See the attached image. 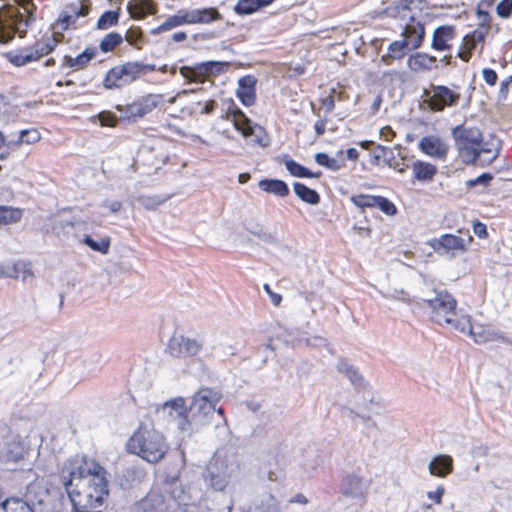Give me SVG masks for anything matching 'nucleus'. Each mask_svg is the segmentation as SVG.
<instances>
[{
  "label": "nucleus",
  "mask_w": 512,
  "mask_h": 512,
  "mask_svg": "<svg viewBox=\"0 0 512 512\" xmlns=\"http://www.w3.org/2000/svg\"><path fill=\"white\" fill-rule=\"evenodd\" d=\"M126 446L128 452L149 463L159 462L169 449L164 436L160 432L145 427H140L134 432Z\"/></svg>",
  "instance_id": "obj_3"
},
{
  "label": "nucleus",
  "mask_w": 512,
  "mask_h": 512,
  "mask_svg": "<svg viewBox=\"0 0 512 512\" xmlns=\"http://www.w3.org/2000/svg\"><path fill=\"white\" fill-rule=\"evenodd\" d=\"M456 36L457 33L454 26H439L433 32L431 48L438 52L450 51L452 49V42Z\"/></svg>",
  "instance_id": "obj_19"
},
{
  "label": "nucleus",
  "mask_w": 512,
  "mask_h": 512,
  "mask_svg": "<svg viewBox=\"0 0 512 512\" xmlns=\"http://www.w3.org/2000/svg\"><path fill=\"white\" fill-rule=\"evenodd\" d=\"M294 192L302 201L308 204L316 205L320 202L319 194L302 183H294Z\"/></svg>",
  "instance_id": "obj_34"
},
{
  "label": "nucleus",
  "mask_w": 512,
  "mask_h": 512,
  "mask_svg": "<svg viewBox=\"0 0 512 512\" xmlns=\"http://www.w3.org/2000/svg\"><path fill=\"white\" fill-rule=\"evenodd\" d=\"M72 15H62L60 21L65 24L63 28H67L70 23H74L75 20L80 16H86L89 13V5L80 3L79 6L72 8Z\"/></svg>",
  "instance_id": "obj_38"
},
{
  "label": "nucleus",
  "mask_w": 512,
  "mask_h": 512,
  "mask_svg": "<svg viewBox=\"0 0 512 512\" xmlns=\"http://www.w3.org/2000/svg\"><path fill=\"white\" fill-rule=\"evenodd\" d=\"M123 42V37L121 34L116 32H111L107 34L102 41L100 42V49L103 52H110L114 50L117 46H119Z\"/></svg>",
  "instance_id": "obj_39"
},
{
  "label": "nucleus",
  "mask_w": 512,
  "mask_h": 512,
  "mask_svg": "<svg viewBox=\"0 0 512 512\" xmlns=\"http://www.w3.org/2000/svg\"><path fill=\"white\" fill-rule=\"evenodd\" d=\"M258 186L264 192L273 194L278 197H286L289 195L288 185L278 179H263L259 181Z\"/></svg>",
  "instance_id": "obj_28"
},
{
  "label": "nucleus",
  "mask_w": 512,
  "mask_h": 512,
  "mask_svg": "<svg viewBox=\"0 0 512 512\" xmlns=\"http://www.w3.org/2000/svg\"><path fill=\"white\" fill-rule=\"evenodd\" d=\"M338 371L344 374L355 387L361 388L365 386V380L363 376L354 366L350 365L349 363L344 361L340 362L338 365Z\"/></svg>",
  "instance_id": "obj_33"
},
{
  "label": "nucleus",
  "mask_w": 512,
  "mask_h": 512,
  "mask_svg": "<svg viewBox=\"0 0 512 512\" xmlns=\"http://www.w3.org/2000/svg\"><path fill=\"white\" fill-rule=\"evenodd\" d=\"M96 53L97 50L95 47H88L77 57L66 55L63 58L62 67L74 68L76 70L83 69L96 56Z\"/></svg>",
  "instance_id": "obj_27"
},
{
  "label": "nucleus",
  "mask_w": 512,
  "mask_h": 512,
  "mask_svg": "<svg viewBox=\"0 0 512 512\" xmlns=\"http://www.w3.org/2000/svg\"><path fill=\"white\" fill-rule=\"evenodd\" d=\"M462 325L466 326V331L469 336L478 344H484L487 342H505L506 338L504 334L494 329L491 326H485L481 324H471L469 316H462Z\"/></svg>",
  "instance_id": "obj_15"
},
{
  "label": "nucleus",
  "mask_w": 512,
  "mask_h": 512,
  "mask_svg": "<svg viewBox=\"0 0 512 512\" xmlns=\"http://www.w3.org/2000/svg\"><path fill=\"white\" fill-rule=\"evenodd\" d=\"M424 24L417 22L407 24L402 32L404 41L408 44L409 50H416L421 47L425 38Z\"/></svg>",
  "instance_id": "obj_23"
},
{
  "label": "nucleus",
  "mask_w": 512,
  "mask_h": 512,
  "mask_svg": "<svg viewBox=\"0 0 512 512\" xmlns=\"http://www.w3.org/2000/svg\"><path fill=\"white\" fill-rule=\"evenodd\" d=\"M238 468L233 456L217 452L207 467L206 479L215 490L222 491Z\"/></svg>",
  "instance_id": "obj_6"
},
{
  "label": "nucleus",
  "mask_w": 512,
  "mask_h": 512,
  "mask_svg": "<svg viewBox=\"0 0 512 512\" xmlns=\"http://www.w3.org/2000/svg\"><path fill=\"white\" fill-rule=\"evenodd\" d=\"M407 50H409V46L404 39L393 41L388 47V53L381 57V62L390 65L391 59H402Z\"/></svg>",
  "instance_id": "obj_31"
},
{
  "label": "nucleus",
  "mask_w": 512,
  "mask_h": 512,
  "mask_svg": "<svg viewBox=\"0 0 512 512\" xmlns=\"http://www.w3.org/2000/svg\"><path fill=\"white\" fill-rule=\"evenodd\" d=\"M22 268L26 271V264L16 263L13 266V272L6 271L4 267L0 266V278L1 277H18V271ZM26 272L29 273V275H32V273L27 270Z\"/></svg>",
  "instance_id": "obj_54"
},
{
  "label": "nucleus",
  "mask_w": 512,
  "mask_h": 512,
  "mask_svg": "<svg viewBox=\"0 0 512 512\" xmlns=\"http://www.w3.org/2000/svg\"><path fill=\"white\" fill-rule=\"evenodd\" d=\"M498 146L497 145H489L487 143L480 142V149H479V158L482 154H489L488 161H493L498 156Z\"/></svg>",
  "instance_id": "obj_50"
},
{
  "label": "nucleus",
  "mask_w": 512,
  "mask_h": 512,
  "mask_svg": "<svg viewBox=\"0 0 512 512\" xmlns=\"http://www.w3.org/2000/svg\"><path fill=\"white\" fill-rule=\"evenodd\" d=\"M322 107L325 109L327 113H330L335 108V100L332 95H329L325 98L321 99Z\"/></svg>",
  "instance_id": "obj_62"
},
{
  "label": "nucleus",
  "mask_w": 512,
  "mask_h": 512,
  "mask_svg": "<svg viewBox=\"0 0 512 512\" xmlns=\"http://www.w3.org/2000/svg\"><path fill=\"white\" fill-rule=\"evenodd\" d=\"M326 124H327V120L323 119V118H320L316 121V123L314 124V129H315L317 136H322L325 133Z\"/></svg>",
  "instance_id": "obj_63"
},
{
  "label": "nucleus",
  "mask_w": 512,
  "mask_h": 512,
  "mask_svg": "<svg viewBox=\"0 0 512 512\" xmlns=\"http://www.w3.org/2000/svg\"><path fill=\"white\" fill-rule=\"evenodd\" d=\"M445 493V488L444 486L442 485H439L435 491H428L427 492V497L434 501L436 504H441L442 503V497Z\"/></svg>",
  "instance_id": "obj_57"
},
{
  "label": "nucleus",
  "mask_w": 512,
  "mask_h": 512,
  "mask_svg": "<svg viewBox=\"0 0 512 512\" xmlns=\"http://www.w3.org/2000/svg\"><path fill=\"white\" fill-rule=\"evenodd\" d=\"M285 166L291 175L295 177H301L303 175V171H305V167L297 163L292 159L285 160Z\"/></svg>",
  "instance_id": "obj_52"
},
{
  "label": "nucleus",
  "mask_w": 512,
  "mask_h": 512,
  "mask_svg": "<svg viewBox=\"0 0 512 512\" xmlns=\"http://www.w3.org/2000/svg\"><path fill=\"white\" fill-rule=\"evenodd\" d=\"M119 21V13L117 11H106L98 19L97 28L100 30H106L112 26H115Z\"/></svg>",
  "instance_id": "obj_42"
},
{
  "label": "nucleus",
  "mask_w": 512,
  "mask_h": 512,
  "mask_svg": "<svg viewBox=\"0 0 512 512\" xmlns=\"http://www.w3.org/2000/svg\"><path fill=\"white\" fill-rule=\"evenodd\" d=\"M472 241V236H468L465 239L453 234H443L438 238L432 239L429 242V245L435 252L439 254L445 252L454 256L456 252H466Z\"/></svg>",
  "instance_id": "obj_14"
},
{
  "label": "nucleus",
  "mask_w": 512,
  "mask_h": 512,
  "mask_svg": "<svg viewBox=\"0 0 512 512\" xmlns=\"http://www.w3.org/2000/svg\"><path fill=\"white\" fill-rule=\"evenodd\" d=\"M16 5L0 9V43H8L18 34L25 37L28 27L35 21L36 7L32 0H15Z\"/></svg>",
  "instance_id": "obj_2"
},
{
  "label": "nucleus",
  "mask_w": 512,
  "mask_h": 512,
  "mask_svg": "<svg viewBox=\"0 0 512 512\" xmlns=\"http://www.w3.org/2000/svg\"><path fill=\"white\" fill-rule=\"evenodd\" d=\"M163 413L177 421L178 428L182 431L187 430V409L183 398H176L164 404Z\"/></svg>",
  "instance_id": "obj_21"
},
{
  "label": "nucleus",
  "mask_w": 512,
  "mask_h": 512,
  "mask_svg": "<svg viewBox=\"0 0 512 512\" xmlns=\"http://www.w3.org/2000/svg\"><path fill=\"white\" fill-rule=\"evenodd\" d=\"M315 161L321 165V166H325L333 171H337L339 169H341L342 165L339 163L338 160L334 159V158H330L327 154L325 153H317L315 155Z\"/></svg>",
  "instance_id": "obj_46"
},
{
  "label": "nucleus",
  "mask_w": 512,
  "mask_h": 512,
  "mask_svg": "<svg viewBox=\"0 0 512 512\" xmlns=\"http://www.w3.org/2000/svg\"><path fill=\"white\" fill-rule=\"evenodd\" d=\"M26 453L24 444L17 437L11 436L0 448V459L4 462H18Z\"/></svg>",
  "instance_id": "obj_20"
},
{
  "label": "nucleus",
  "mask_w": 512,
  "mask_h": 512,
  "mask_svg": "<svg viewBox=\"0 0 512 512\" xmlns=\"http://www.w3.org/2000/svg\"><path fill=\"white\" fill-rule=\"evenodd\" d=\"M0 512H34L28 503L20 499L2 501Z\"/></svg>",
  "instance_id": "obj_37"
},
{
  "label": "nucleus",
  "mask_w": 512,
  "mask_h": 512,
  "mask_svg": "<svg viewBox=\"0 0 512 512\" xmlns=\"http://www.w3.org/2000/svg\"><path fill=\"white\" fill-rule=\"evenodd\" d=\"M41 136L38 130L36 129H27L22 130L19 133V137L17 140V144H34L40 140Z\"/></svg>",
  "instance_id": "obj_45"
},
{
  "label": "nucleus",
  "mask_w": 512,
  "mask_h": 512,
  "mask_svg": "<svg viewBox=\"0 0 512 512\" xmlns=\"http://www.w3.org/2000/svg\"><path fill=\"white\" fill-rule=\"evenodd\" d=\"M419 150L427 156L443 160L448 154L447 143L437 135L423 137L418 143Z\"/></svg>",
  "instance_id": "obj_18"
},
{
  "label": "nucleus",
  "mask_w": 512,
  "mask_h": 512,
  "mask_svg": "<svg viewBox=\"0 0 512 512\" xmlns=\"http://www.w3.org/2000/svg\"><path fill=\"white\" fill-rule=\"evenodd\" d=\"M370 487V479H367L357 473H348L342 478L339 491L344 497L365 502Z\"/></svg>",
  "instance_id": "obj_12"
},
{
  "label": "nucleus",
  "mask_w": 512,
  "mask_h": 512,
  "mask_svg": "<svg viewBox=\"0 0 512 512\" xmlns=\"http://www.w3.org/2000/svg\"><path fill=\"white\" fill-rule=\"evenodd\" d=\"M61 479L73 512H101L108 495L106 470L93 460L75 456L62 469Z\"/></svg>",
  "instance_id": "obj_1"
},
{
  "label": "nucleus",
  "mask_w": 512,
  "mask_h": 512,
  "mask_svg": "<svg viewBox=\"0 0 512 512\" xmlns=\"http://www.w3.org/2000/svg\"><path fill=\"white\" fill-rule=\"evenodd\" d=\"M454 469L453 458L450 455H436L428 464L429 473L432 476L444 478Z\"/></svg>",
  "instance_id": "obj_25"
},
{
  "label": "nucleus",
  "mask_w": 512,
  "mask_h": 512,
  "mask_svg": "<svg viewBox=\"0 0 512 512\" xmlns=\"http://www.w3.org/2000/svg\"><path fill=\"white\" fill-rule=\"evenodd\" d=\"M375 207L379 208L383 213L387 215H395L397 213L396 206L387 198L377 196L375 201Z\"/></svg>",
  "instance_id": "obj_48"
},
{
  "label": "nucleus",
  "mask_w": 512,
  "mask_h": 512,
  "mask_svg": "<svg viewBox=\"0 0 512 512\" xmlns=\"http://www.w3.org/2000/svg\"><path fill=\"white\" fill-rule=\"evenodd\" d=\"M159 102V95L148 94L140 97L131 104L118 105L117 110L128 121L137 122L147 114L151 113L159 105Z\"/></svg>",
  "instance_id": "obj_11"
},
{
  "label": "nucleus",
  "mask_w": 512,
  "mask_h": 512,
  "mask_svg": "<svg viewBox=\"0 0 512 512\" xmlns=\"http://www.w3.org/2000/svg\"><path fill=\"white\" fill-rule=\"evenodd\" d=\"M488 32H489V29L479 27L478 29L474 30L469 35L472 38V41H474V43L478 44V43H481L484 41Z\"/></svg>",
  "instance_id": "obj_58"
},
{
  "label": "nucleus",
  "mask_w": 512,
  "mask_h": 512,
  "mask_svg": "<svg viewBox=\"0 0 512 512\" xmlns=\"http://www.w3.org/2000/svg\"><path fill=\"white\" fill-rule=\"evenodd\" d=\"M493 2V0H482L479 2L476 9L479 27L490 30L491 17L488 9L493 5Z\"/></svg>",
  "instance_id": "obj_36"
},
{
  "label": "nucleus",
  "mask_w": 512,
  "mask_h": 512,
  "mask_svg": "<svg viewBox=\"0 0 512 512\" xmlns=\"http://www.w3.org/2000/svg\"><path fill=\"white\" fill-rule=\"evenodd\" d=\"M407 67L413 72H428L437 69L436 57L428 53H415L407 60Z\"/></svg>",
  "instance_id": "obj_24"
},
{
  "label": "nucleus",
  "mask_w": 512,
  "mask_h": 512,
  "mask_svg": "<svg viewBox=\"0 0 512 512\" xmlns=\"http://www.w3.org/2000/svg\"><path fill=\"white\" fill-rule=\"evenodd\" d=\"M211 64L212 63L201 64L198 67L183 66L179 69V72L190 82L203 83L205 81V75L210 71L209 65Z\"/></svg>",
  "instance_id": "obj_29"
},
{
  "label": "nucleus",
  "mask_w": 512,
  "mask_h": 512,
  "mask_svg": "<svg viewBox=\"0 0 512 512\" xmlns=\"http://www.w3.org/2000/svg\"><path fill=\"white\" fill-rule=\"evenodd\" d=\"M22 210L11 206H0V225L17 223L22 218Z\"/></svg>",
  "instance_id": "obj_35"
},
{
  "label": "nucleus",
  "mask_w": 512,
  "mask_h": 512,
  "mask_svg": "<svg viewBox=\"0 0 512 512\" xmlns=\"http://www.w3.org/2000/svg\"><path fill=\"white\" fill-rule=\"evenodd\" d=\"M145 67V65L139 62H127L113 67L106 74L104 87L115 89L128 85L140 77Z\"/></svg>",
  "instance_id": "obj_10"
},
{
  "label": "nucleus",
  "mask_w": 512,
  "mask_h": 512,
  "mask_svg": "<svg viewBox=\"0 0 512 512\" xmlns=\"http://www.w3.org/2000/svg\"><path fill=\"white\" fill-rule=\"evenodd\" d=\"M257 80L252 75H246L238 80L236 95L243 105L249 107L256 101Z\"/></svg>",
  "instance_id": "obj_22"
},
{
  "label": "nucleus",
  "mask_w": 512,
  "mask_h": 512,
  "mask_svg": "<svg viewBox=\"0 0 512 512\" xmlns=\"http://www.w3.org/2000/svg\"><path fill=\"white\" fill-rule=\"evenodd\" d=\"M482 76L484 81L490 85L495 86L498 80L497 73L491 68H484L482 70Z\"/></svg>",
  "instance_id": "obj_55"
},
{
  "label": "nucleus",
  "mask_w": 512,
  "mask_h": 512,
  "mask_svg": "<svg viewBox=\"0 0 512 512\" xmlns=\"http://www.w3.org/2000/svg\"><path fill=\"white\" fill-rule=\"evenodd\" d=\"M202 341L184 335H174L168 344L172 356L186 358L197 355L202 349Z\"/></svg>",
  "instance_id": "obj_16"
},
{
  "label": "nucleus",
  "mask_w": 512,
  "mask_h": 512,
  "mask_svg": "<svg viewBox=\"0 0 512 512\" xmlns=\"http://www.w3.org/2000/svg\"><path fill=\"white\" fill-rule=\"evenodd\" d=\"M512 83V81H509V76L504 79L499 88L498 97L500 100H506L508 93H509V85Z\"/></svg>",
  "instance_id": "obj_60"
},
{
  "label": "nucleus",
  "mask_w": 512,
  "mask_h": 512,
  "mask_svg": "<svg viewBox=\"0 0 512 512\" xmlns=\"http://www.w3.org/2000/svg\"><path fill=\"white\" fill-rule=\"evenodd\" d=\"M414 177L419 181H431L437 173V168L431 163L417 160L412 165Z\"/></svg>",
  "instance_id": "obj_30"
},
{
  "label": "nucleus",
  "mask_w": 512,
  "mask_h": 512,
  "mask_svg": "<svg viewBox=\"0 0 512 512\" xmlns=\"http://www.w3.org/2000/svg\"><path fill=\"white\" fill-rule=\"evenodd\" d=\"M473 232L481 239H485L488 236L486 225L478 221L473 224Z\"/></svg>",
  "instance_id": "obj_59"
},
{
  "label": "nucleus",
  "mask_w": 512,
  "mask_h": 512,
  "mask_svg": "<svg viewBox=\"0 0 512 512\" xmlns=\"http://www.w3.org/2000/svg\"><path fill=\"white\" fill-rule=\"evenodd\" d=\"M221 395L210 388L200 389L193 397L189 413L192 420L200 425L209 424L216 413V404Z\"/></svg>",
  "instance_id": "obj_7"
},
{
  "label": "nucleus",
  "mask_w": 512,
  "mask_h": 512,
  "mask_svg": "<svg viewBox=\"0 0 512 512\" xmlns=\"http://www.w3.org/2000/svg\"><path fill=\"white\" fill-rule=\"evenodd\" d=\"M274 0H239L234 8L239 15H249L271 4Z\"/></svg>",
  "instance_id": "obj_32"
},
{
  "label": "nucleus",
  "mask_w": 512,
  "mask_h": 512,
  "mask_svg": "<svg viewBox=\"0 0 512 512\" xmlns=\"http://www.w3.org/2000/svg\"><path fill=\"white\" fill-rule=\"evenodd\" d=\"M56 46L57 40L54 37H46L35 42L31 47H24L8 53L7 57L13 65L21 67L38 61L43 56L51 53Z\"/></svg>",
  "instance_id": "obj_9"
},
{
  "label": "nucleus",
  "mask_w": 512,
  "mask_h": 512,
  "mask_svg": "<svg viewBox=\"0 0 512 512\" xmlns=\"http://www.w3.org/2000/svg\"><path fill=\"white\" fill-rule=\"evenodd\" d=\"M380 136L385 141H391L395 136V132L390 126H385L380 130Z\"/></svg>",
  "instance_id": "obj_64"
},
{
  "label": "nucleus",
  "mask_w": 512,
  "mask_h": 512,
  "mask_svg": "<svg viewBox=\"0 0 512 512\" xmlns=\"http://www.w3.org/2000/svg\"><path fill=\"white\" fill-rule=\"evenodd\" d=\"M127 10L134 19H144L147 14L157 13V6L152 0H131L127 4Z\"/></svg>",
  "instance_id": "obj_26"
},
{
  "label": "nucleus",
  "mask_w": 512,
  "mask_h": 512,
  "mask_svg": "<svg viewBox=\"0 0 512 512\" xmlns=\"http://www.w3.org/2000/svg\"><path fill=\"white\" fill-rule=\"evenodd\" d=\"M423 302L430 309L431 319L439 325H451L460 332L466 331L462 325V317L455 319L457 315V300L444 289H434L430 297Z\"/></svg>",
  "instance_id": "obj_4"
},
{
  "label": "nucleus",
  "mask_w": 512,
  "mask_h": 512,
  "mask_svg": "<svg viewBox=\"0 0 512 512\" xmlns=\"http://www.w3.org/2000/svg\"><path fill=\"white\" fill-rule=\"evenodd\" d=\"M263 288L266 291V293L269 295L271 302L275 306H279L282 301V296L278 293L273 292L268 284H264Z\"/></svg>",
  "instance_id": "obj_61"
},
{
  "label": "nucleus",
  "mask_w": 512,
  "mask_h": 512,
  "mask_svg": "<svg viewBox=\"0 0 512 512\" xmlns=\"http://www.w3.org/2000/svg\"><path fill=\"white\" fill-rule=\"evenodd\" d=\"M383 297L387 299H396L400 300L405 303H410L411 299L409 297V294L405 292L404 290H394L392 293H381Z\"/></svg>",
  "instance_id": "obj_53"
},
{
  "label": "nucleus",
  "mask_w": 512,
  "mask_h": 512,
  "mask_svg": "<svg viewBox=\"0 0 512 512\" xmlns=\"http://www.w3.org/2000/svg\"><path fill=\"white\" fill-rule=\"evenodd\" d=\"M377 196L373 195H353L350 197L351 202L359 208H374Z\"/></svg>",
  "instance_id": "obj_43"
},
{
  "label": "nucleus",
  "mask_w": 512,
  "mask_h": 512,
  "mask_svg": "<svg viewBox=\"0 0 512 512\" xmlns=\"http://www.w3.org/2000/svg\"><path fill=\"white\" fill-rule=\"evenodd\" d=\"M83 242L90 247L92 250L107 254L110 248V238L104 237L99 241L94 240L91 236L86 235Z\"/></svg>",
  "instance_id": "obj_40"
},
{
  "label": "nucleus",
  "mask_w": 512,
  "mask_h": 512,
  "mask_svg": "<svg viewBox=\"0 0 512 512\" xmlns=\"http://www.w3.org/2000/svg\"><path fill=\"white\" fill-rule=\"evenodd\" d=\"M425 102L434 111H442L445 107L455 106L460 93L444 85H432L430 91H425Z\"/></svg>",
  "instance_id": "obj_13"
},
{
  "label": "nucleus",
  "mask_w": 512,
  "mask_h": 512,
  "mask_svg": "<svg viewBox=\"0 0 512 512\" xmlns=\"http://www.w3.org/2000/svg\"><path fill=\"white\" fill-rule=\"evenodd\" d=\"M261 472L263 475L267 477V479L271 482H278L283 479V471L277 465L275 468L271 467V463L263 464L261 467Z\"/></svg>",
  "instance_id": "obj_44"
},
{
  "label": "nucleus",
  "mask_w": 512,
  "mask_h": 512,
  "mask_svg": "<svg viewBox=\"0 0 512 512\" xmlns=\"http://www.w3.org/2000/svg\"><path fill=\"white\" fill-rule=\"evenodd\" d=\"M452 136L466 162L474 163L479 159L480 142L483 140L480 129L458 125L453 128Z\"/></svg>",
  "instance_id": "obj_8"
},
{
  "label": "nucleus",
  "mask_w": 512,
  "mask_h": 512,
  "mask_svg": "<svg viewBox=\"0 0 512 512\" xmlns=\"http://www.w3.org/2000/svg\"><path fill=\"white\" fill-rule=\"evenodd\" d=\"M376 150L379 151V153H377L375 155V158L377 160L380 158H383L391 168L396 169L399 172H404L403 168H399L398 162L393 161L394 157H393V151L391 148L383 146V145H377Z\"/></svg>",
  "instance_id": "obj_41"
},
{
  "label": "nucleus",
  "mask_w": 512,
  "mask_h": 512,
  "mask_svg": "<svg viewBox=\"0 0 512 512\" xmlns=\"http://www.w3.org/2000/svg\"><path fill=\"white\" fill-rule=\"evenodd\" d=\"M222 19L216 8L181 9L175 15L169 16L161 25L151 30L152 35H159L184 24H210Z\"/></svg>",
  "instance_id": "obj_5"
},
{
  "label": "nucleus",
  "mask_w": 512,
  "mask_h": 512,
  "mask_svg": "<svg viewBox=\"0 0 512 512\" xmlns=\"http://www.w3.org/2000/svg\"><path fill=\"white\" fill-rule=\"evenodd\" d=\"M125 39L127 40V42L129 44L136 46L137 48H140L144 42L143 33H142L141 29L137 28V27H131L127 31V33L125 35Z\"/></svg>",
  "instance_id": "obj_47"
},
{
  "label": "nucleus",
  "mask_w": 512,
  "mask_h": 512,
  "mask_svg": "<svg viewBox=\"0 0 512 512\" xmlns=\"http://www.w3.org/2000/svg\"><path fill=\"white\" fill-rule=\"evenodd\" d=\"M232 116L235 129L244 137L254 136L257 144L266 145L263 142L265 131L261 126L252 125L251 120L238 108L232 112Z\"/></svg>",
  "instance_id": "obj_17"
},
{
  "label": "nucleus",
  "mask_w": 512,
  "mask_h": 512,
  "mask_svg": "<svg viewBox=\"0 0 512 512\" xmlns=\"http://www.w3.org/2000/svg\"><path fill=\"white\" fill-rule=\"evenodd\" d=\"M99 121L102 126L113 127L117 123L116 117L109 112H102L99 114Z\"/></svg>",
  "instance_id": "obj_56"
},
{
  "label": "nucleus",
  "mask_w": 512,
  "mask_h": 512,
  "mask_svg": "<svg viewBox=\"0 0 512 512\" xmlns=\"http://www.w3.org/2000/svg\"><path fill=\"white\" fill-rule=\"evenodd\" d=\"M496 11L498 16L502 18H508L512 14V0H501L497 7Z\"/></svg>",
  "instance_id": "obj_51"
},
{
  "label": "nucleus",
  "mask_w": 512,
  "mask_h": 512,
  "mask_svg": "<svg viewBox=\"0 0 512 512\" xmlns=\"http://www.w3.org/2000/svg\"><path fill=\"white\" fill-rule=\"evenodd\" d=\"M492 179H493V176L490 173H483L474 179L468 180L466 182V185H467V187H470V188H473L476 186L487 187Z\"/></svg>",
  "instance_id": "obj_49"
}]
</instances>
